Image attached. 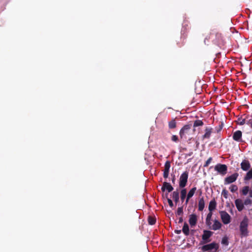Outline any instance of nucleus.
<instances>
[{
    "label": "nucleus",
    "mask_w": 252,
    "mask_h": 252,
    "mask_svg": "<svg viewBox=\"0 0 252 252\" xmlns=\"http://www.w3.org/2000/svg\"><path fill=\"white\" fill-rule=\"evenodd\" d=\"M175 176H174V177L172 178V182L173 183H175Z\"/></svg>",
    "instance_id": "nucleus-47"
},
{
    "label": "nucleus",
    "mask_w": 252,
    "mask_h": 252,
    "mask_svg": "<svg viewBox=\"0 0 252 252\" xmlns=\"http://www.w3.org/2000/svg\"><path fill=\"white\" fill-rule=\"evenodd\" d=\"M241 168L243 171H248L251 167L250 161L248 160L244 159L241 163Z\"/></svg>",
    "instance_id": "nucleus-11"
},
{
    "label": "nucleus",
    "mask_w": 252,
    "mask_h": 252,
    "mask_svg": "<svg viewBox=\"0 0 252 252\" xmlns=\"http://www.w3.org/2000/svg\"><path fill=\"white\" fill-rule=\"evenodd\" d=\"M148 223L150 225H154L155 224L156 220L155 218L152 216H149L148 218Z\"/></svg>",
    "instance_id": "nucleus-26"
},
{
    "label": "nucleus",
    "mask_w": 252,
    "mask_h": 252,
    "mask_svg": "<svg viewBox=\"0 0 252 252\" xmlns=\"http://www.w3.org/2000/svg\"><path fill=\"white\" fill-rule=\"evenodd\" d=\"M222 128V124L221 125H220L218 127L216 128V130L217 132H219Z\"/></svg>",
    "instance_id": "nucleus-40"
},
{
    "label": "nucleus",
    "mask_w": 252,
    "mask_h": 252,
    "mask_svg": "<svg viewBox=\"0 0 252 252\" xmlns=\"http://www.w3.org/2000/svg\"><path fill=\"white\" fill-rule=\"evenodd\" d=\"M210 38V37H209L208 38L207 37H205V38L204 39V42L205 44H206V41L208 40Z\"/></svg>",
    "instance_id": "nucleus-45"
},
{
    "label": "nucleus",
    "mask_w": 252,
    "mask_h": 252,
    "mask_svg": "<svg viewBox=\"0 0 252 252\" xmlns=\"http://www.w3.org/2000/svg\"><path fill=\"white\" fill-rule=\"evenodd\" d=\"M205 134L202 136L203 139H209L213 132V128L210 127H206L205 129Z\"/></svg>",
    "instance_id": "nucleus-15"
},
{
    "label": "nucleus",
    "mask_w": 252,
    "mask_h": 252,
    "mask_svg": "<svg viewBox=\"0 0 252 252\" xmlns=\"http://www.w3.org/2000/svg\"><path fill=\"white\" fill-rule=\"evenodd\" d=\"M206 223L208 226H210L211 224V220L208 221L207 220H206Z\"/></svg>",
    "instance_id": "nucleus-42"
},
{
    "label": "nucleus",
    "mask_w": 252,
    "mask_h": 252,
    "mask_svg": "<svg viewBox=\"0 0 252 252\" xmlns=\"http://www.w3.org/2000/svg\"><path fill=\"white\" fill-rule=\"evenodd\" d=\"M229 189L232 192H234L238 190V187L235 185H232L229 187Z\"/></svg>",
    "instance_id": "nucleus-30"
},
{
    "label": "nucleus",
    "mask_w": 252,
    "mask_h": 252,
    "mask_svg": "<svg viewBox=\"0 0 252 252\" xmlns=\"http://www.w3.org/2000/svg\"><path fill=\"white\" fill-rule=\"evenodd\" d=\"M213 234V232L210 230H204L203 231V234L202 236V241L200 242L201 244H205L210 241V238L212 236Z\"/></svg>",
    "instance_id": "nucleus-5"
},
{
    "label": "nucleus",
    "mask_w": 252,
    "mask_h": 252,
    "mask_svg": "<svg viewBox=\"0 0 252 252\" xmlns=\"http://www.w3.org/2000/svg\"><path fill=\"white\" fill-rule=\"evenodd\" d=\"M211 38L215 36V38L213 39V42L216 44H220L222 41V35L220 33H216L215 34L212 33L210 34Z\"/></svg>",
    "instance_id": "nucleus-9"
},
{
    "label": "nucleus",
    "mask_w": 252,
    "mask_h": 252,
    "mask_svg": "<svg viewBox=\"0 0 252 252\" xmlns=\"http://www.w3.org/2000/svg\"><path fill=\"white\" fill-rule=\"evenodd\" d=\"M228 193V191L226 189H223L222 191L221 195H223V196L225 198H227Z\"/></svg>",
    "instance_id": "nucleus-35"
},
{
    "label": "nucleus",
    "mask_w": 252,
    "mask_h": 252,
    "mask_svg": "<svg viewBox=\"0 0 252 252\" xmlns=\"http://www.w3.org/2000/svg\"><path fill=\"white\" fill-rule=\"evenodd\" d=\"M246 124L248 125L252 129V119H249L247 121Z\"/></svg>",
    "instance_id": "nucleus-38"
},
{
    "label": "nucleus",
    "mask_w": 252,
    "mask_h": 252,
    "mask_svg": "<svg viewBox=\"0 0 252 252\" xmlns=\"http://www.w3.org/2000/svg\"><path fill=\"white\" fill-rule=\"evenodd\" d=\"M202 252H218L219 244L215 242L204 245L200 248Z\"/></svg>",
    "instance_id": "nucleus-1"
},
{
    "label": "nucleus",
    "mask_w": 252,
    "mask_h": 252,
    "mask_svg": "<svg viewBox=\"0 0 252 252\" xmlns=\"http://www.w3.org/2000/svg\"><path fill=\"white\" fill-rule=\"evenodd\" d=\"M180 194L181 200L182 202H183L187 196L186 189L183 188V189H182L181 190Z\"/></svg>",
    "instance_id": "nucleus-22"
},
{
    "label": "nucleus",
    "mask_w": 252,
    "mask_h": 252,
    "mask_svg": "<svg viewBox=\"0 0 252 252\" xmlns=\"http://www.w3.org/2000/svg\"><path fill=\"white\" fill-rule=\"evenodd\" d=\"M243 203L245 205H251L252 204V200L250 198H247L245 200Z\"/></svg>",
    "instance_id": "nucleus-33"
},
{
    "label": "nucleus",
    "mask_w": 252,
    "mask_h": 252,
    "mask_svg": "<svg viewBox=\"0 0 252 252\" xmlns=\"http://www.w3.org/2000/svg\"><path fill=\"white\" fill-rule=\"evenodd\" d=\"M212 216V212H210L207 214V216L206 220H207L208 221L209 220H211Z\"/></svg>",
    "instance_id": "nucleus-39"
},
{
    "label": "nucleus",
    "mask_w": 252,
    "mask_h": 252,
    "mask_svg": "<svg viewBox=\"0 0 252 252\" xmlns=\"http://www.w3.org/2000/svg\"><path fill=\"white\" fill-rule=\"evenodd\" d=\"M242 135V133L240 130L236 131L233 134V139L236 141H240L241 140Z\"/></svg>",
    "instance_id": "nucleus-16"
},
{
    "label": "nucleus",
    "mask_w": 252,
    "mask_h": 252,
    "mask_svg": "<svg viewBox=\"0 0 252 252\" xmlns=\"http://www.w3.org/2000/svg\"><path fill=\"white\" fill-rule=\"evenodd\" d=\"M252 178V168L246 174L244 177L245 181L250 180Z\"/></svg>",
    "instance_id": "nucleus-25"
},
{
    "label": "nucleus",
    "mask_w": 252,
    "mask_h": 252,
    "mask_svg": "<svg viewBox=\"0 0 252 252\" xmlns=\"http://www.w3.org/2000/svg\"><path fill=\"white\" fill-rule=\"evenodd\" d=\"M189 172L187 171L183 172L179 178V187L181 188H184L188 182Z\"/></svg>",
    "instance_id": "nucleus-4"
},
{
    "label": "nucleus",
    "mask_w": 252,
    "mask_h": 252,
    "mask_svg": "<svg viewBox=\"0 0 252 252\" xmlns=\"http://www.w3.org/2000/svg\"><path fill=\"white\" fill-rule=\"evenodd\" d=\"M205 207V202L204 198L202 197L199 200L198 202V210L200 211H203Z\"/></svg>",
    "instance_id": "nucleus-21"
},
{
    "label": "nucleus",
    "mask_w": 252,
    "mask_h": 252,
    "mask_svg": "<svg viewBox=\"0 0 252 252\" xmlns=\"http://www.w3.org/2000/svg\"><path fill=\"white\" fill-rule=\"evenodd\" d=\"M216 206H217V202H216L215 198H214L209 203V207H208V209H209V211L212 212L215 209H216Z\"/></svg>",
    "instance_id": "nucleus-17"
},
{
    "label": "nucleus",
    "mask_w": 252,
    "mask_h": 252,
    "mask_svg": "<svg viewBox=\"0 0 252 252\" xmlns=\"http://www.w3.org/2000/svg\"><path fill=\"white\" fill-rule=\"evenodd\" d=\"M177 213V215L178 216H180V215H183V207H179L177 209V213Z\"/></svg>",
    "instance_id": "nucleus-31"
},
{
    "label": "nucleus",
    "mask_w": 252,
    "mask_h": 252,
    "mask_svg": "<svg viewBox=\"0 0 252 252\" xmlns=\"http://www.w3.org/2000/svg\"><path fill=\"white\" fill-rule=\"evenodd\" d=\"M182 231L186 236H188L189 234V226L186 222L184 223Z\"/></svg>",
    "instance_id": "nucleus-20"
},
{
    "label": "nucleus",
    "mask_w": 252,
    "mask_h": 252,
    "mask_svg": "<svg viewBox=\"0 0 252 252\" xmlns=\"http://www.w3.org/2000/svg\"><path fill=\"white\" fill-rule=\"evenodd\" d=\"M235 204L237 210L239 211H242L244 208V204L243 203L242 200L240 199H237L235 200Z\"/></svg>",
    "instance_id": "nucleus-14"
},
{
    "label": "nucleus",
    "mask_w": 252,
    "mask_h": 252,
    "mask_svg": "<svg viewBox=\"0 0 252 252\" xmlns=\"http://www.w3.org/2000/svg\"><path fill=\"white\" fill-rule=\"evenodd\" d=\"M170 167V162L168 160L166 161L164 165V169L163 171V176L164 178H167L169 175V169Z\"/></svg>",
    "instance_id": "nucleus-10"
},
{
    "label": "nucleus",
    "mask_w": 252,
    "mask_h": 252,
    "mask_svg": "<svg viewBox=\"0 0 252 252\" xmlns=\"http://www.w3.org/2000/svg\"><path fill=\"white\" fill-rule=\"evenodd\" d=\"M220 214L222 221L224 224H227L230 222L231 217L226 212L224 211H220Z\"/></svg>",
    "instance_id": "nucleus-6"
},
{
    "label": "nucleus",
    "mask_w": 252,
    "mask_h": 252,
    "mask_svg": "<svg viewBox=\"0 0 252 252\" xmlns=\"http://www.w3.org/2000/svg\"><path fill=\"white\" fill-rule=\"evenodd\" d=\"M182 230H175V233L177 234H179L181 233Z\"/></svg>",
    "instance_id": "nucleus-43"
},
{
    "label": "nucleus",
    "mask_w": 252,
    "mask_h": 252,
    "mask_svg": "<svg viewBox=\"0 0 252 252\" xmlns=\"http://www.w3.org/2000/svg\"><path fill=\"white\" fill-rule=\"evenodd\" d=\"M203 122L202 120H197L194 122L193 126L197 127L199 126H202L203 125Z\"/></svg>",
    "instance_id": "nucleus-27"
},
{
    "label": "nucleus",
    "mask_w": 252,
    "mask_h": 252,
    "mask_svg": "<svg viewBox=\"0 0 252 252\" xmlns=\"http://www.w3.org/2000/svg\"><path fill=\"white\" fill-rule=\"evenodd\" d=\"M221 244L225 246H228L229 244V242L228 240V238L226 236H224L221 240Z\"/></svg>",
    "instance_id": "nucleus-29"
},
{
    "label": "nucleus",
    "mask_w": 252,
    "mask_h": 252,
    "mask_svg": "<svg viewBox=\"0 0 252 252\" xmlns=\"http://www.w3.org/2000/svg\"><path fill=\"white\" fill-rule=\"evenodd\" d=\"M172 196L175 203H177L179 201V194L178 191H173L172 193Z\"/></svg>",
    "instance_id": "nucleus-23"
},
{
    "label": "nucleus",
    "mask_w": 252,
    "mask_h": 252,
    "mask_svg": "<svg viewBox=\"0 0 252 252\" xmlns=\"http://www.w3.org/2000/svg\"><path fill=\"white\" fill-rule=\"evenodd\" d=\"M214 169L219 174L223 176L227 173V166L225 164L218 163L215 166Z\"/></svg>",
    "instance_id": "nucleus-3"
},
{
    "label": "nucleus",
    "mask_w": 252,
    "mask_h": 252,
    "mask_svg": "<svg viewBox=\"0 0 252 252\" xmlns=\"http://www.w3.org/2000/svg\"><path fill=\"white\" fill-rule=\"evenodd\" d=\"M178 137L176 135H173L171 136V140L175 142H177L178 141Z\"/></svg>",
    "instance_id": "nucleus-37"
},
{
    "label": "nucleus",
    "mask_w": 252,
    "mask_h": 252,
    "mask_svg": "<svg viewBox=\"0 0 252 252\" xmlns=\"http://www.w3.org/2000/svg\"><path fill=\"white\" fill-rule=\"evenodd\" d=\"M165 189L168 191V192H170L173 190V188L170 183L165 182L161 187V190L164 191Z\"/></svg>",
    "instance_id": "nucleus-13"
},
{
    "label": "nucleus",
    "mask_w": 252,
    "mask_h": 252,
    "mask_svg": "<svg viewBox=\"0 0 252 252\" xmlns=\"http://www.w3.org/2000/svg\"><path fill=\"white\" fill-rule=\"evenodd\" d=\"M248 222L249 220L247 217H245L240 222V231L241 237H246L248 235Z\"/></svg>",
    "instance_id": "nucleus-2"
},
{
    "label": "nucleus",
    "mask_w": 252,
    "mask_h": 252,
    "mask_svg": "<svg viewBox=\"0 0 252 252\" xmlns=\"http://www.w3.org/2000/svg\"><path fill=\"white\" fill-rule=\"evenodd\" d=\"M197 221V218L195 214H192L189 216V222L191 227L194 226L196 224Z\"/></svg>",
    "instance_id": "nucleus-12"
},
{
    "label": "nucleus",
    "mask_w": 252,
    "mask_h": 252,
    "mask_svg": "<svg viewBox=\"0 0 252 252\" xmlns=\"http://www.w3.org/2000/svg\"><path fill=\"white\" fill-rule=\"evenodd\" d=\"M247 121L245 119H238V124L240 126L244 125L245 124H246Z\"/></svg>",
    "instance_id": "nucleus-32"
},
{
    "label": "nucleus",
    "mask_w": 252,
    "mask_h": 252,
    "mask_svg": "<svg viewBox=\"0 0 252 252\" xmlns=\"http://www.w3.org/2000/svg\"><path fill=\"white\" fill-rule=\"evenodd\" d=\"M212 160V158L210 157L204 164V167H207Z\"/></svg>",
    "instance_id": "nucleus-36"
},
{
    "label": "nucleus",
    "mask_w": 252,
    "mask_h": 252,
    "mask_svg": "<svg viewBox=\"0 0 252 252\" xmlns=\"http://www.w3.org/2000/svg\"><path fill=\"white\" fill-rule=\"evenodd\" d=\"M190 198H191L190 197H189L188 196H187V197H186V201H185V204L186 205H187L188 203H189V200L190 199Z\"/></svg>",
    "instance_id": "nucleus-41"
},
{
    "label": "nucleus",
    "mask_w": 252,
    "mask_h": 252,
    "mask_svg": "<svg viewBox=\"0 0 252 252\" xmlns=\"http://www.w3.org/2000/svg\"><path fill=\"white\" fill-rule=\"evenodd\" d=\"M221 223L219 220H214V224L211 229L214 230H219L221 228Z\"/></svg>",
    "instance_id": "nucleus-18"
},
{
    "label": "nucleus",
    "mask_w": 252,
    "mask_h": 252,
    "mask_svg": "<svg viewBox=\"0 0 252 252\" xmlns=\"http://www.w3.org/2000/svg\"><path fill=\"white\" fill-rule=\"evenodd\" d=\"M196 190H197V188L196 187H193V188H192L189 190L188 193L187 194V196H188V197H189L191 198L195 194Z\"/></svg>",
    "instance_id": "nucleus-24"
},
{
    "label": "nucleus",
    "mask_w": 252,
    "mask_h": 252,
    "mask_svg": "<svg viewBox=\"0 0 252 252\" xmlns=\"http://www.w3.org/2000/svg\"><path fill=\"white\" fill-rule=\"evenodd\" d=\"M249 191V187L245 186L242 190V193L243 195H246Z\"/></svg>",
    "instance_id": "nucleus-28"
},
{
    "label": "nucleus",
    "mask_w": 252,
    "mask_h": 252,
    "mask_svg": "<svg viewBox=\"0 0 252 252\" xmlns=\"http://www.w3.org/2000/svg\"><path fill=\"white\" fill-rule=\"evenodd\" d=\"M168 127L170 129H175L177 127V122L175 119H172L168 122Z\"/></svg>",
    "instance_id": "nucleus-19"
},
{
    "label": "nucleus",
    "mask_w": 252,
    "mask_h": 252,
    "mask_svg": "<svg viewBox=\"0 0 252 252\" xmlns=\"http://www.w3.org/2000/svg\"><path fill=\"white\" fill-rule=\"evenodd\" d=\"M191 124L185 125L180 130L179 134L181 139H182L186 133H188L191 127Z\"/></svg>",
    "instance_id": "nucleus-8"
},
{
    "label": "nucleus",
    "mask_w": 252,
    "mask_h": 252,
    "mask_svg": "<svg viewBox=\"0 0 252 252\" xmlns=\"http://www.w3.org/2000/svg\"><path fill=\"white\" fill-rule=\"evenodd\" d=\"M183 221V219L182 217H180L179 219V223H182Z\"/></svg>",
    "instance_id": "nucleus-44"
},
{
    "label": "nucleus",
    "mask_w": 252,
    "mask_h": 252,
    "mask_svg": "<svg viewBox=\"0 0 252 252\" xmlns=\"http://www.w3.org/2000/svg\"><path fill=\"white\" fill-rule=\"evenodd\" d=\"M165 195H166V197L167 198V201H168L169 206L171 208L173 207V203L172 201L171 200V199L168 198V193H166Z\"/></svg>",
    "instance_id": "nucleus-34"
},
{
    "label": "nucleus",
    "mask_w": 252,
    "mask_h": 252,
    "mask_svg": "<svg viewBox=\"0 0 252 252\" xmlns=\"http://www.w3.org/2000/svg\"><path fill=\"white\" fill-rule=\"evenodd\" d=\"M249 196L250 197L252 198V189L250 190L249 191Z\"/></svg>",
    "instance_id": "nucleus-46"
},
{
    "label": "nucleus",
    "mask_w": 252,
    "mask_h": 252,
    "mask_svg": "<svg viewBox=\"0 0 252 252\" xmlns=\"http://www.w3.org/2000/svg\"><path fill=\"white\" fill-rule=\"evenodd\" d=\"M238 176L239 174L238 173H235L230 176H227L224 179V184L227 185L234 182Z\"/></svg>",
    "instance_id": "nucleus-7"
}]
</instances>
